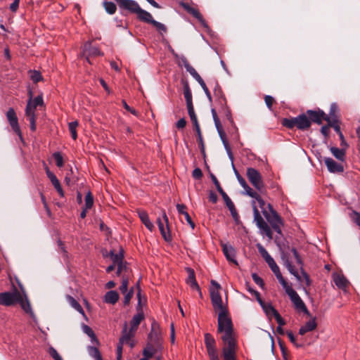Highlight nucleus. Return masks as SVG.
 <instances>
[{
    "label": "nucleus",
    "mask_w": 360,
    "mask_h": 360,
    "mask_svg": "<svg viewBox=\"0 0 360 360\" xmlns=\"http://www.w3.org/2000/svg\"><path fill=\"white\" fill-rule=\"evenodd\" d=\"M212 288L210 289L211 302L214 310H219L218 314V333H224L221 336L222 341L235 339L233 326L226 307L224 306L221 296L219 292L220 285L214 280L211 281Z\"/></svg>",
    "instance_id": "nucleus-1"
},
{
    "label": "nucleus",
    "mask_w": 360,
    "mask_h": 360,
    "mask_svg": "<svg viewBox=\"0 0 360 360\" xmlns=\"http://www.w3.org/2000/svg\"><path fill=\"white\" fill-rule=\"evenodd\" d=\"M281 124L288 129H292L297 127L299 130L305 131L311 127V120L305 112L295 117L283 118L281 120Z\"/></svg>",
    "instance_id": "nucleus-2"
},
{
    "label": "nucleus",
    "mask_w": 360,
    "mask_h": 360,
    "mask_svg": "<svg viewBox=\"0 0 360 360\" xmlns=\"http://www.w3.org/2000/svg\"><path fill=\"white\" fill-rule=\"evenodd\" d=\"M154 325L155 323L152 325L151 331L148 335L150 342L147 344L146 347L143 351V358L147 359L151 358L155 354L157 349L161 346V340L158 332L154 328Z\"/></svg>",
    "instance_id": "nucleus-3"
},
{
    "label": "nucleus",
    "mask_w": 360,
    "mask_h": 360,
    "mask_svg": "<svg viewBox=\"0 0 360 360\" xmlns=\"http://www.w3.org/2000/svg\"><path fill=\"white\" fill-rule=\"evenodd\" d=\"M268 208L269 209L270 212H268L266 210H263L262 213L268 222L270 224L272 229L279 235L282 236L281 226H283V221L281 219V216L277 213V212L274 210L272 205L271 204L267 205Z\"/></svg>",
    "instance_id": "nucleus-4"
},
{
    "label": "nucleus",
    "mask_w": 360,
    "mask_h": 360,
    "mask_svg": "<svg viewBox=\"0 0 360 360\" xmlns=\"http://www.w3.org/2000/svg\"><path fill=\"white\" fill-rule=\"evenodd\" d=\"M252 205L254 213V221L256 223V225L259 229L262 234L266 235L269 240H271L273 238V232L270 226L261 216L255 205V200H252Z\"/></svg>",
    "instance_id": "nucleus-5"
},
{
    "label": "nucleus",
    "mask_w": 360,
    "mask_h": 360,
    "mask_svg": "<svg viewBox=\"0 0 360 360\" xmlns=\"http://www.w3.org/2000/svg\"><path fill=\"white\" fill-rule=\"evenodd\" d=\"M247 177L252 185L260 193L265 191V186L262 177L258 170L253 167H248L246 172Z\"/></svg>",
    "instance_id": "nucleus-6"
},
{
    "label": "nucleus",
    "mask_w": 360,
    "mask_h": 360,
    "mask_svg": "<svg viewBox=\"0 0 360 360\" xmlns=\"http://www.w3.org/2000/svg\"><path fill=\"white\" fill-rule=\"evenodd\" d=\"M224 345L222 348L223 360H236L237 342L235 339L223 341Z\"/></svg>",
    "instance_id": "nucleus-7"
},
{
    "label": "nucleus",
    "mask_w": 360,
    "mask_h": 360,
    "mask_svg": "<svg viewBox=\"0 0 360 360\" xmlns=\"http://www.w3.org/2000/svg\"><path fill=\"white\" fill-rule=\"evenodd\" d=\"M205 345L210 360H220L216 341L210 333L205 334Z\"/></svg>",
    "instance_id": "nucleus-8"
},
{
    "label": "nucleus",
    "mask_w": 360,
    "mask_h": 360,
    "mask_svg": "<svg viewBox=\"0 0 360 360\" xmlns=\"http://www.w3.org/2000/svg\"><path fill=\"white\" fill-rule=\"evenodd\" d=\"M285 292L290 297L292 302L294 304V306L297 310H298L300 311H302L307 316L311 315L310 312L307 309L304 302L300 298V297L297 293V292L295 290H293L292 288H288V289H286Z\"/></svg>",
    "instance_id": "nucleus-9"
},
{
    "label": "nucleus",
    "mask_w": 360,
    "mask_h": 360,
    "mask_svg": "<svg viewBox=\"0 0 360 360\" xmlns=\"http://www.w3.org/2000/svg\"><path fill=\"white\" fill-rule=\"evenodd\" d=\"M6 116L12 130L22 140V134L15 110L13 108H10L6 113Z\"/></svg>",
    "instance_id": "nucleus-10"
},
{
    "label": "nucleus",
    "mask_w": 360,
    "mask_h": 360,
    "mask_svg": "<svg viewBox=\"0 0 360 360\" xmlns=\"http://www.w3.org/2000/svg\"><path fill=\"white\" fill-rule=\"evenodd\" d=\"M21 294L15 290L13 292H4L0 293V304L4 306H11L20 300Z\"/></svg>",
    "instance_id": "nucleus-11"
},
{
    "label": "nucleus",
    "mask_w": 360,
    "mask_h": 360,
    "mask_svg": "<svg viewBox=\"0 0 360 360\" xmlns=\"http://www.w3.org/2000/svg\"><path fill=\"white\" fill-rule=\"evenodd\" d=\"M180 6L189 14L193 15L194 18H195L200 24L205 27L208 28V25L203 18L202 15L198 11V9L195 7H193L191 6L190 3L188 2H181Z\"/></svg>",
    "instance_id": "nucleus-12"
},
{
    "label": "nucleus",
    "mask_w": 360,
    "mask_h": 360,
    "mask_svg": "<svg viewBox=\"0 0 360 360\" xmlns=\"http://www.w3.org/2000/svg\"><path fill=\"white\" fill-rule=\"evenodd\" d=\"M121 9L129 11L131 13H138L140 6L134 0H115Z\"/></svg>",
    "instance_id": "nucleus-13"
},
{
    "label": "nucleus",
    "mask_w": 360,
    "mask_h": 360,
    "mask_svg": "<svg viewBox=\"0 0 360 360\" xmlns=\"http://www.w3.org/2000/svg\"><path fill=\"white\" fill-rule=\"evenodd\" d=\"M306 113L308 118L311 120V124L314 122L317 124H321L323 121L325 120L326 113L320 108H317L316 110H307Z\"/></svg>",
    "instance_id": "nucleus-14"
},
{
    "label": "nucleus",
    "mask_w": 360,
    "mask_h": 360,
    "mask_svg": "<svg viewBox=\"0 0 360 360\" xmlns=\"http://www.w3.org/2000/svg\"><path fill=\"white\" fill-rule=\"evenodd\" d=\"M210 85L214 86V96L217 98L219 103L223 105L226 103L225 96L216 79H212L209 82Z\"/></svg>",
    "instance_id": "nucleus-15"
},
{
    "label": "nucleus",
    "mask_w": 360,
    "mask_h": 360,
    "mask_svg": "<svg viewBox=\"0 0 360 360\" xmlns=\"http://www.w3.org/2000/svg\"><path fill=\"white\" fill-rule=\"evenodd\" d=\"M84 55L86 56V60L89 63H91L89 59L90 56H103V53L97 46L91 45V42H86L84 45Z\"/></svg>",
    "instance_id": "nucleus-16"
},
{
    "label": "nucleus",
    "mask_w": 360,
    "mask_h": 360,
    "mask_svg": "<svg viewBox=\"0 0 360 360\" xmlns=\"http://www.w3.org/2000/svg\"><path fill=\"white\" fill-rule=\"evenodd\" d=\"M281 259L283 262V264L285 266V267L288 269L289 272L293 275L297 281H302L301 276L299 275L298 271L295 269L294 266L292 264L291 262L290 261V256L288 253L282 252H281Z\"/></svg>",
    "instance_id": "nucleus-17"
},
{
    "label": "nucleus",
    "mask_w": 360,
    "mask_h": 360,
    "mask_svg": "<svg viewBox=\"0 0 360 360\" xmlns=\"http://www.w3.org/2000/svg\"><path fill=\"white\" fill-rule=\"evenodd\" d=\"M186 269L188 273L186 283L189 285L193 290H196L198 292L200 297H202V292L199 285L196 281L194 270L190 267H188Z\"/></svg>",
    "instance_id": "nucleus-18"
},
{
    "label": "nucleus",
    "mask_w": 360,
    "mask_h": 360,
    "mask_svg": "<svg viewBox=\"0 0 360 360\" xmlns=\"http://www.w3.org/2000/svg\"><path fill=\"white\" fill-rule=\"evenodd\" d=\"M324 162L328 170L330 173H342L344 172V167L342 164L336 162L331 158H325Z\"/></svg>",
    "instance_id": "nucleus-19"
},
{
    "label": "nucleus",
    "mask_w": 360,
    "mask_h": 360,
    "mask_svg": "<svg viewBox=\"0 0 360 360\" xmlns=\"http://www.w3.org/2000/svg\"><path fill=\"white\" fill-rule=\"evenodd\" d=\"M223 252L226 259L238 265V262L236 259V250L231 245L221 244Z\"/></svg>",
    "instance_id": "nucleus-20"
},
{
    "label": "nucleus",
    "mask_w": 360,
    "mask_h": 360,
    "mask_svg": "<svg viewBox=\"0 0 360 360\" xmlns=\"http://www.w3.org/2000/svg\"><path fill=\"white\" fill-rule=\"evenodd\" d=\"M162 218L165 223V226L160 229L159 230H160V233H161L162 238H164V240L167 242H170L172 240V235H171V233L169 231V228L168 217L166 214L165 211H164V210L162 211Z\"/></svg>",
    "instance_id": "nucleus-21"
},
{
    "label": "nucleus",
    "mask_w": 360,
    "mask_h": 360,
    "mask_svg": "<svg viewBox=\"0 0 360 360\" xmlns=\"http://www.w3.org/2000/svg\"><path fill=\"white\" fill-rule=\"evenodd\" d=\"M333 277L335 285L344 292H347L349 284L348 280L343 275L339 274H334Z\"/></svg>",
    "instance_id": "nucleus-22"
},
{
    "label": "nucleus",
    "mask_w": 360,
    "mask_h": 360,
    "mask_svg": "<svg viewBox=\"0 0 360 360\" xmlns=\"http://www.w3.org/2000/svg\"><path fill=\"white\" fill-rule=\"evenodd\" d=\"M220 194L222 196V198L226 203V205L229 208V210L231 214V216L233 217V218L234 219H237L238 217V214L236 210L233 202H232L231 198L228 196V195L224 192V191L221 192Z\"/></svg>",
    "instance_id": "nucleus-23"
},
{
    "label": "nucleus",
    "mask_w": 360,
    "mask_h": 360,
    "mask_svg": "<svg viewBox=\"0 0 360 360\" xmlns=\"http://www.w3.org/2000/svg\"><path fill=\"white\" fill-rule=\"evenodd\" d=\"M317 327V323L316 321V318L314 317L311 319L309 321L305 323V324L300 327L299 330V334L301 335H304L307 332H311L314 330Z\"/></svg>",
    "instance_id": "nucleus-24"
},
{
    "label": "nucleus",
    "mask_w": 360,
    "mask_h": 360,
    "mask_svg": "<svg viewBox=\"0 0 360 360\" xmlns=\"http://www.w3.org/2000/svg\"><path fill=\"white\" fill-rule=\"evenodd\" d=\"M338 111H339V109H338V105L335 103H333L330 107L329 114L328 115L326 114V115H325V121H326L327 122H330L331 121L338 122Z\"/></svg>",
    "instance_id": "nucleus-25"
},
{
    "label": "nucleus",
    "mask_w": 360,
    "mask_h": 360,
    "mask_svg": "<svg viewBox=\"0 0 360 360\" xmlns=\"http://www.w3.org/2000/svg\"><path fill=\"white\" fill-rule=\"evenodd\" d=\"M186 206L184 204H177L176 205V210L179 212V214H183L185 217V219L188 224L191 226L192 229H194L195 228V223L193 221L191 216L186 211Z\"/></svg>",
    "instance_id": "nucleus-26"
},
{
    "label": "nucleus",
    "mask_w": 360,
    "mask_h": 360,
    "mask_svg": "<svg viewBox=\"0 0 360 360\" xmlns=\"http://www.w3.org/2000/svg\"><path fill=\"white\" fill-rule=\"evenodd\" d=\"M139 217L142 221V223L145 225V226L150 231H153L154 228L153 224L150 221L148 213L144 210H139L138 211Z\"/></svg>",
    "instance_id": "nucleus-27"
},
{
    "label": "nucleus",
    "mask_w": 360,
    "mask_h": 360,
    "mask_svg": "<svg viewBox=\"0 0 360 360\" xmlns=\"http://www.w3.org/2000/svg\"><path fill=\"white\" fill-rule=\"evenodd\" d=\"M218 134L219 135V137L223 143V145L227 152V154L229 155V158L231 160V161H233V153L231 151V148L230 147V145L229 143V141L227 140V138H226V133L224 132V129L221 130V131H218Z\"/></svg>",
    "instance_id": "nucleus-28"
},
{
    "label": "nucleus",
    "mask_w": 360,
    "mask_h": 360,
    "mask_svg": "<svg viewBox=\"0 0 360 360\" xmlns=\"http://www.w3.org/2000/svg\"><path fill=\"white\" fill-rule=\"evenodd\" d=\"M184 95L186 103V107L193 106L192 93L188 82H184Z\"/></svg>",
    "instance_id": "nucleus-29"
},
{
    "label": "nucleus",
    "mask_w": 360,
    "mask_h": 360,
    "mask_svg": "<svg viewBox=\"0 0 360 360\" xmlns=\"http://www.w3.org/2000/svg\"><path fill=\"white\" fill-rule=\"evenodd\" d=\"M135 330H131V328L129 330H127V324H125L123 330H122V335L120 339L119 345H122L124 343H129V341L131 338L134 336V333Z\"/></svg>",
    "instance_id": "nucleus-30"
},
{
    "label": "nucleus",
    "mask_w": 360,
    "mask_h": 360,
    "mask_svg": "<svg viewBox=\"0 0 360 360\" xmlns=\"http://www.w3.org/2000/svg\"><path fill=\"white\" fill-rule=\"evenodd\" d=\"M136 14L137 15V18L141 21H143L144 22L151 24L153 20H154L151 14L149 12L142 9L141 8H140L138 13H136Z\"/></svg>",
    "instance_id": "nucleus-31"
},
{
    "label": "nucleus",
    "mask_w": 360,
    "mask_h": 360,
    "mask_svg": "<svg viewBox=\"0 0 360 360\" xmlns=\"http://www.w3.org/2000/svg\"><path fill=\"white\" fill-rule=\"evenodd\" d=\"M119 300V294L116 290H110L104 296V302L115 304Z\"/></svg>",
    "instance_id": "nucleus-32"
},
{
    "label": "nucleus",
    "mask_w": 360,
    "mask_h": 360,
    "mask_svg": "<svg viewBox=\"0 0 360 360\" xmlns=\"http://www.w3.org/2000/svg\"><path fill=\"white\" fill-rule=\"evenodd\" d=\"M182 62L184 63V65L186 70L191 74V75L197 82H198L199 80H200L202 79V77L197 72V71L195 70V68L190 65V63H188V60L186 58L182 59Z\"/></svg>",
    "instance_id": "nucleus-33"
},
{
    "label": "nucleus",
    "mask_w": 360,
    "mask_h": 360,
    "mask_svg": "<svg viewBox=\"0 0 360 360\" xmlns=\"http://www.w3.org/2000/svg\"><path fill=\"white\" fill-rule=\"evenodd\" d=\"M330 150L331 153L333 155V156L338 160H340L342 162L345 160V158H346L345 149L338 148L336 147H331L330 148Z\"/></svg>",
    "instance_id": "nucleus-34"
},
{
    "label": "nucleus",
    "mask_w": 360,
    "mask_h": 360,
    "mask_svg": "<svg viewBox=\"0 0 360 360\" xmlns=\"http://www.w3.org/2000/svg\"><path fill=\"white\" fill-rule=\"evenodd\" d=\"M143 319L144 315L142 311L134 315L130 321L131 330L136 331Z\"/></svg>",
    "instance_id": "nucleus-35"
},
{
    "label": "nucleus",
    "mask_w": 360,
    "mask_h": 360,
    "mask_svg": "<svg viewBox=\"0 0 360 360\" xmlns=\"http://www.w3.org/2000/svg\"><path fill=\"white\" fill-rule=\"evenodd\" d=\"M17 303H19L20 304L22 309L27 314H30V315L33 314L30 303L25 295V299L22 297V295H21L20 300H18Z\"/></svg>",
    "instance_id": "nucleus-36"
},
{
    "label": "nucleus",
    "mask_w": 360,
    "mask_h": 360,
    "mask_svg": "<svg viewBox=\"0 0 360 360\" xmlns=\"http://www.w3.org/2000/svg\"><path fill=\"white\" fill-rule=\"evenodd\" d=\"M26 117H28L30 124V130L35 131L37 129L36 126V115L34 110H25Z\"/></svg>",
    "instance_id": "nucleus-37"
},
{
    "label": "nucleus",
    "mask_w": 360,
    "mask_h": 360,
    "mask_svg": "<svg viewBox=\"0 0 360 360\" xmlns=\"http://www.w3.org/2000/svg\"><path fill=\"white\" fill-rule=\"evenodd\" d=\"M66 299L70 304L80 314L84 315V311L80 304L71 295H67Z\"/></svg>",
    "instance_id": "nucleus-38"
},
{
    "label": "nucleus",
    "mask_w": 360,
    "mask_h": 360,
    "mask_svg": "<svg viewBox=\"0 0 360 360\" xmlns=\"http://www.w3.org/2000/svg\"><path fill=\"white\" fill-rule=\"evenodd\" d=\"M110 259L113 262L114 264L117 265L121 264V262H123L124 259V253L123 250H120L118 253H114L113 251H110Z\"/></svg>",
    "instance_id": "nucleus-39"
},
{
    "label": "nucleus",
    "mask_w": 360,
    "mask_h": 360,
    "mask_svg": "<svg viewBox=\"0 0 360 360\" xmlns=\"http://www.w3.org/2000/svg\"><path fill=\"white\" fill-rule=\"evenodd\" d=\"M88 352L89 354L96 360H103L101 354L97 347L94 346H89Z\"/></svg>",
    "instance_id": "nucleus-40"
},
{
    "label": "nucleus",
    "mask_w": 360,
    "mask_h": 360,
    "mask_svg": "<svg viewBox=\"0 0 360 360\" xmlns=\"http://www.w3.org/2000/svg\"><path fill=\"white\" fill-rule=\"evenodd\" d=\"M187 110H188V115H189L191 120L193 123V127L195 128V127H200L197 116H196L195 110H194V107L193 106L188 107Z\"/></svg>",
    "instance_id": "nucleus-41"
},
{
    "label": "nucleus",
    "mask_w": 360,
    "mask_h": 360,
    "mask_svg": "<svg viewBox=\"0 0 360 360\" xmlns=\"http://www.w3.org/2000/svg\"><path fill=\"white\" fill-rule=\"evenodd\" d=\"M257 248L258 249L259 254L264 259L266 263L269 262V261L271 262V260L274 259L261 244H257Z\"/></svg>",
    "instance_id": "nucleus-42"
},
{
    "label": "nucleus",
    "mask_w": 360,
    "mask_h": 360,
    "mask_svg": "<svg viewBox=\"0 0 360 360\" xmlns=\"http://www.w3.org/2000/svg\"><path fill=\"white\" fill-rule=\"evenodd\" d=\"M78 125L79 122L77 121H73L68 123V129L73 140H76L77 139V127Z\"/></svg>",
    "instance_id": "nucleus-43"
},
{
    "label": "nucleus",
    "mask_w": 360,
    "mask_h": 360,
    "mask_svg": "<svg viewBox=\"0 0 360 360\" xmlns=\"http://www.w3.org/2000/svg\"><path fill=\"white\" fill-rule=\"evenodd\" d=\"M103 6L105 11L110 15L114 14L117 10L115 4L112 1H105L103 2Z\"/></svg>",
    "instance_id": "nucleus-44"
},
{
    "label": "nucleus",
    "mask_w": 360,
    "mask_h": 360,
    "mask_svg": "<svg viewBox=\"0 0 360 360\" xmlns=\"http://www.w3.org/2000/svg\"><path fill=\"white\" fill-rule=\"evenodd\" d=\"M83 329H84V332L89 337L91 338L92 342H94L97 345L99 344V342H98V339H97L94 332L93 331V330L89 326H88L86 325H84Z\"/></svg>",
    "instance_id": "nucleus-45"
},
{
    "label": "nucleus",
    "mask_w": 360,
    "mask_h": 360,
    "mask_svg": "<svg viewBox=\"0 0 360 360\" xmlns=\"http://www.w3.org/2000/svg\"><path fill=\"white\" fill-rule=\"evenodd\" d=\"M129 275H122V284L120 286V290L122 294H125L128 290Z\"/></svg>",
    "instance_id": "nucleus-46"
},
{
    "label": "nucleus",
    "mask_w": 360,
    "mask_h": 360,
    "mask_svg": "<svg viewBox=\"0 0 360 360\" xmlns=\"http://www.w3.org/2000/svg\"><path fill=\"white\" fill-rule=\"evenodd\" d=\"M44 105V100H43V96L42 94H40L35 97L32 102V108L35 112V109L37 106H43Z\"/></svg>",
    "instance_id": "nucleus-47"
},
{
    "label": "nucleus",
    "mask_w": 360,
    "mask_h": 360,
    "mask_svg": "<svg viewBox=\"0 0 360 360\" xmlns=\"http://www.w3.org/2000/svg\"><path fill=\"white\" fill-rule=\"evenodd\" d=\"M73 174L72 169L71 168L70 172H68L65 176V182L67 185H70L71 184H74L78 181V179L75 176H71Z\"/></svg>",
    "instance_id": "nucleus-48"
},
{
    "label": "nucleus",
    "mask_w": 360,
    "mask_h": 360,
    "mask_svg": "<svg viewBox=\"0 0 360 360\" xmlns=\"http://www.w3.org/2000/svg\"><path fill=\"white\" fill-rule=\"evenodd\" d=\"M53 157L56 161V165L58 167H62L64 165L63 158L60 152H56L53 154Z\"/></svg>",
    "instance_id": "nucleus-49"
},
{
    "label": "nucleus",
    "mask_w": 360,
    "mask_h": 360,
    "mask_svg": "<svg viewBox=\"0 0 360 360\" xmlns=\"http://www.w3.org/2000/svg\"><path fill=\"white\" fill-rule=\"evenodd\" d=\"M151 25H153L157 29V30L160 32L161 34L166 33L167 31V27L164 24L159 22L155 20H153Z\"/></svg>",
    "instance_id": "nucleus-50"
},
{
    "label": "nucleus",
    "mask_w": 360,
    "mask_h": 360,
    "mask_svg": "<svg viewBox=\"0 0 360 360\" xmlns=\"http://www.w3.org/2000/svg\"><path fill=\"white\" fill-rule=\"evenodd\" d=\"M94 205V197L91 193L89 191L85 196V205L84 207L91 209Z\"/></svg>",
    "instance_id": "nucleus-51"
},
{
    "label": "nucleus",
    "mask_w": 360,
    "mask_h": 360,
    "mask_svg": "<svg viewBox=\"0 0 360 360\" xmlns=\"http://www.w3.org/2000/svg\"><path fill=\"white\" fill-rule=\"evenodd\" d=\"M199 83V84L201 86L202 89H203L207 98H208V100L212 102V96H211V93L210 91V90L208 89L205 82H204V80L202 79H201L200 80H199L198 82Z\"/></svg>",
    "instance_id": "nucleus-52"
},
{
    "label": "nucleus",
    "mask_w": 360,
    "mask_h": 360,
    "mask_svg": "<svg viewBox=\"0 0 360 360\" xmlns=\"http://www.w3.org/2000/svg\"><path fill=\"white\" fill-rule=\"evenodd\" d=\"M276 278L278 280L279 283L282 285L283 288L286 291V289H288V288H292L290 285H288V282L285 281V279L283 277L281 271L275 274Z\"/></svg>",
    "instance_id": "nucleus-53"
},
{
    "label": "nucleus",
    "mask_w": 360,
    "mask_h": 360,
    "mask_svg": "<svg viewBox=\"0 0 360 360\" xmlns=\"http://www.w3.org/2000/svg\"><path fill=\"white\" fill-rule=\"evenodd\" d=\"M194 130L195 131L196 134H197V141H198V146H199V148H202L203 146H205V143L203 141V138H202V135L201 133L200 127H195V128H194Z\"/></svg>",
    "instance_id": "nucleus-54"
},
{
    "label": "nucleus",
    "mask_w": 360,
    "mask_h": 360,
    "mask_svg": "<svg viewBox=\"0 0 360 360\" xmlns=\"http://www.w3.org/2000/svg\"><path fill=\"white\" fill-rule=\"evenodd\" d=\"M134 293V288H131L129 291H127L124 295V305L127 306L129 305L130 300L131 297H133Z\"/></svg>",
    "instance_id": "nucleus-55"
},
{
    "label": "nucleus",
    "mask_w": 360,
    "mask_h": 360,
    "mask_svg": "<svg viewBox=\"0 0 360 360\" xmlns=\"http://www.w3.org/2000/svg\"><path fill=\"white\" fill-rule=\"evenodd\" d=\"M30 78L34 83H37L43 79L40 72L37 70L31 72Z\"/></svg>",
    "instance_id": "nucleus-56"
},
{
    "label": "nucleus",
    "mask_w": 360,
    "mask_h": 360,
    "mask_svg": "<svg viewBox=\"0 0 360 360\" xmlns=\"http://www.w3.org/2000/svg\"><path fill=\"white\" fill-rule=\"evenodd\" d=\"M252 278L257 285H258L261 288L264 289V282L261 277H259L256 273H253L252 274Z\"/></svg>",
    "instance_id": "nucleus-57"
},
{
    "label": "nucleus",
    "mask_w": 360,
    "mask_h": 360,
    "mask_svg": "<svg viewBox=\"0 0 360 360\" xmlns=\"http://www.w3.org/2000/svg\"><path fill=\"white\" fill-rule=\"evenodd\" d=\"M49 354L54 360H63L62 357L59 355L56 349L52 347H49Z\"/></svg>",
    "instance_id": "nucleus-58"
},
{
    "label": "nucleus",
    "mask_w": 360,
    "mask_h": 360,
    "mask_svg": "<svg viewBox=\"0 0 360 360\" xmlns=\"http://www.w3.org/2000/svg\"><path fill=\"white\" fill-rule=\"evenodd\" d=\"M57 245L60 252L63 254V257L68 258V251L65 249L64 243L60 238L57 240Z\"/></svg>",
    "instance_id": "nucleus-59"
},
{
    "label": "nucleus",
    "mask_w": 360,
    "mask_h": 360,
    "mask_svg": "<svg viewBox=\"0 0 360 360\" xmlns=\"http://www.w3.org/2000/svg\"><path fill=\"white\" fill-rule=\"evenodd\" d=\"M210 178L212 181V182L214 183V184L216 186V188L217 190L218 191V192L220 193L221 192H222L224 190L223 188H221L219 181L217 180V177L212 174V173H210Z\"/></svg>",
    "instance_id": "nucleus-60"
},
{
    "label": "nucleus",
    "mask_w": 360,
    "mask_h": 360,
    "mask_svg": "<svg viewBox=\"0 0 360 360\" xmlns=\"http://www.w3.org/2000/svg\"><path fill=\"white\" fill-rule=\"evenodd\" d=\"M267 264L274 274H276L280 271L279 267L276 264V263L274 259H271V262L269 261V262H267Z\"/></svg>",
    "instance_id": "nucleus-61"
},
{
    "label": "nucleus",
    "mask_w": 360,
    "mask_h": 360,
    "mask_svg": "<svg viewBox=\"0 0 360 360\" xmlns=\"http://www.w3.org/2000/svg\"><path fill=\"white\" fill-rule=\"evenodd\" d=\"M277 323L280 326H283L285 325V320L282 318V316L280 315V314L278 312V311H274V314H273Z\"/></svg>",
    "instance_id": "nucleus-62"
},
{
    "label": "nucleus",
    "mask_w": 360,
    "mask_h": 360,
    "mask_svg": "<svg viewBox=\"0 0 360 360\" xmlns=\"http://www.w3.org/2000/svg\"><path fill=\"white\" fill-rule=\"evenodd\" d=\"M262 309L266 312L267 315L271 314H274V311H277L271 304H265L264 306L262 307Z\"/></svg>",
    "instance_id": "nucleus-63"
},
{
    "label": "nucleus",
    "mask_w": 360,
    "mask_h": 360,
    "mask_svg": "<svg viewBox=\"0 0 360 360\" xmlns=\"http://www.w3.org/2000/svg\"><path fill=\"white\" fill-rule=\"evenodd\" d=\"M264 101L268 108L271 110L273 103L275 101L274 98L271 96L266 95L264 97Z\"/></svg>",
    "instance_id": "nucleus-64"
}]
</instances>
